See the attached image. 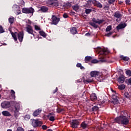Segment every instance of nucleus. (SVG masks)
<instances>
[{"label":"nucleus","instance_id":"obj_36","mask_svg":"<svg viewBox=\"0 0 131 131\" xmlns=\"http://www.w3.org/2000/svg\"><path fill=\"white\" fill-rule=\"evenodd\" d=\"M111 29H112V26H108L107 27V28L105 29V31L106 32H108L109 31H110L111 30Z\"/></svg>","mask_w":131,"mask_h":131},{"label":"nucleus","instance_id":"obj_47","mask_svg":"<svg viewBox=\"0 0 131 131\" xmlns=\"http://www.w3.org/2000/svg\"><path fill=\"white\" fill-rule=\"evenodd\" d=\"M126 5H130V0H125Z\"/></svg>","mask_w":131,"mask_h":131},{"label":"nucleus","instance_id":"obj_53","mask_svg":"<svg viewBox=\"0 0 131 131\" xmlns=\"http://www.w3.org/2000/svg\"><path fill=\"white\" fill-rule=\"evenodd\" d=\"M128 84H129V85H131V78L128 79Z\"/></svg>","mask_w":131,"mask_h":131},{"label":"nucleus","instance_id":"obj_60","mask_svg":"<svg viewBox=\"0 0 131 131\" xmlns=\"http://www.w3.org/2000/svg\"><path fill=\"white\" fill-rule=\"evenodd\" d=\"M111 90H112V93H115L114 90H112V89H111Z\"/></svg>","mask_w":131,"mask_h":131},{"label":"nucleus","instance_id":"obj_58","mask_svg":"<svg viewBox=\"0 0 131 131\" xmlns=\"http://www.w3.org/2000/svg\"><path fill=\"white\" fill-rule=\"evenodd\" d=\"M83 7H86V8H89V7L88 6V5H84Z\"/></svg>","mask_w":131,"mask_h":131},{"label":"nucleus","instance_id":"obj_28","mask_svg":"<svg viewBox=\"0 0 131 131\" xmlns=\"http://www.w3.org/2000/svg\"><path fill=\"white\" fill-rule=\"evenodd\" d=\"M64 8L66 9H68L71 7V3L68 2L64 5Z\"/></svg>","mask_w":131,"mask_h":131},{"label":"nucleus","instance_id":"obj_7","mask_svg":"<svg viewBox=\"0 0 131 131\" xmlns=\"http://www.w3.org/2000/svg\"><path fill=\"white\" fill-rule=\"evenodd\" d=\"M22 12L25 14H33L34 13V9L32 7L24 8H23Z\"/></svg>","mask_w":131,"mask_h":131},{"label":"nucleus","instance_id":"obj_29","mask_svg":"<svg viewBox=\"0 0 131 131\" xmlns=\"http://www.w3.org/2000/svg\"><path fill=\"white\" fill-rule=\"evenodd\" d=\"M91 60H92V57L91 56H86L85 57V63H88V62H89V61H91Z\"/></svg>","mask_w":131,"mask_h":131},{"label":"nucleus","instance_id":"obj_27","mask_svg":"<svg viewBox=\"0 0 131 131\" xmlns=\"http://www.w3.org/2000/svg\"><path fill=\"white\" fill-rule=\"evenodd\" d=\"M120 58L122 59L124 61H128L129 60V58H128L127 56H123V55L120 56Z\"/></svg>","mask_w":131,"mask_h":131},{"label":"nucleus","instance_id":"obj_57","mask_svg":"<svg viewBox=\"0 0 131 131\" xmlns=\"http://www.w3.org/2000/svg\"><path fill=\"white\" fill-rule=\"evenodd\" d=\"M85 36H90L91 35V34H90L89 33H87L85 34Z\"/></svg>","mask_w":131,"mask_h":131},{"label":"nucleus","instance_id":"obj_45","mask_svg":"<svg viewBox=\"0 0 131 131\" xmlns=\"http://www.w3.org/2000/svg\"><path fill=\"white\" fill-rule=\"evenodd\" d=\"M113 33V32H110L108 33L105 34V36L109 37V36L112 35Z\"/></svg>","mask_w":131,"mask_h":131},{"label":"nucleus","instance_id":"obj_18","mask_svg":"<svg viewBox=\"0 0 131 131\" xmlns=\"http://www.w3.org/2000/svg\"><path fill=\"white\" fill-rule=\"evenodd\" d=\"M70 31L72 34H76L77 33V29L75 27H72L71 28Z\"/></svg>","mask_w":131,"mask_h":131},{"label":"nucleus","instance_id":"obj_41","mask_svg":"<svg viewBox=\"0 0 131 131\" xmlns=\"http://www.w3.org/2000/svg\"><path fill=\"white\" fill-rule=\"evenodd\" d=\"M58 0H48L47 2V4H52L53 2H57Z\"/></svg>","mask_w":131,"mask_h":131},{"label":"nucleus","instance_id":"obj_6","mask_svg":"<svg viewBox=\"0 0 131 131\" xmlns=\"http://www.w3.org/2000/svg\"><path fill=\"white\" fill-rule=\"evenodd\" d=\"M32 125L33 127H37V126H41L42 125V122L38 120L33 119L32 120Z\"/></svg>","mask_w":131,"mask_h":131},{"label":"nucleus","instance_id":"obj_17","mask_svg":"<svg viewBox=\"0 0 131 131\" xmlns=\"http://www.w3.org/2000/svg\"><path fill=\"white\" fill-rule=\"evenodd\" d=\"M40 112H41V109L38 108L33 113V116H37V115H39Z\"/></svg>","mask_w":131,"mask_h":131},{"label":"nucleus","instance_id":"obj_16","mask_svg":"<svg viewBox=\"0 0 131 131\" xmlns=\"http://www.w3.org/2000/svg\"><path fill=\"white\" fill-rule=\"evenodd\" d=\"M126 27V24H121L119 25L117 27V29L118 30H119V29H122V28H124Z\"/></svg>","mask_w":131,"mask_h":131},{"label":"nucleus","instance_id":"obj_5","mask_svg":"<svg viewBox=\"0 0 131 131\" xmlns=\"http://www.w3.org/2000/svg\"><path fill=\"white\" fill-rule=\"evenodd\" d=\"M70 123L71 127L73 128H77L78 125H79V119H74L70 121Z\"/></svg>","mask_w":131,"mask_h":131},{"label":"nucleus","instance_id":"obj_39","mask_svg":"<svg viewBox=\"0 0 131 131\" xmlns=\"http://www.w3.org/2000/svg\"><path fill=\"white\" fill-rule=\"evenodd\" d=\"M92 12V9H86L85 10V14H90V13Z\"/></svg>","mask_w":131,"mask_h":131},{"label":"nucleus","instance_id":"obj_4","mask_svg":"<svg viewBox=\"0 0 131 131\" xmlns=\"http://www.w3.org/2000/svg\"><path fill=\"white\" fill-rule=\"evenodd\" d=\"M90 75L91 77H95L97 79V80H102L103 79V74L102 73H100L98 71H92L90 73Z\"/></svg>","mask_w":131,"mask_h":131},{"label":"nucleus","instance_id":"obj_35","mask_svg":"<svg viewBox=\"0 0 131 131\" xmlns=\"http://www.w3.org/2000/svg\"><path fill=\"white\" fill-rule=\"evenodd\" d=\"M99 110V107L97 106H94L92 108V111H98Z\"/></svg>","mask_w":131,"mask_h":131},{"label":"nucleus","instance_id":"obj_8","mask_svg":"<svg viewBox=\"0 0 131 131\" xmlns=\"http://www.w3.org/2000/svg\"><path fill=\"white\" fill-rule=\"evenodd\" d=\"M25 29L26 32H28L29 34H32V35H34V34H33V32H34L33 28L30 25L27 24L26 25V27L25 28Z\"/></svg>","mask_w":131,"mask_h":131},{"label":"nucleus","instance_id":"obj_20","mask_svg":"<svg viewBox=\"0 0 131 131\" xmlns=\"http://www.w3.org/2000/svg\"><path fill=\"white\" fill-rule=\"evenodd\" d=\"M94 5L96 6V7H98V8H102L103 7L102 4L98 1H95Z\"/></svg>","mask_w":131,"mask_h":131},{"label":"nucleus","instance_id":"obj_2","mask_svg":"<svg viewBox=\"0 0 131 131\" xmlns=\"http://www.w3.org/2000/svg\"><path fill=\"white\" fill-rule=\"evenodd\" d=\"M9 110L10 112H13L14 116L15 118H18L20 115V110H21L20 103L14 102L13 105L9 107Z\"/></svg>","mask_w":131,"mask_h":131},{"label":"nucleus","instance_id":"obj_34","mask_svg":"<svg viewBox=\"0 0 131 131\" xmlns=\"http://www.w3.org/2000/svg\"><path fill=\"white\" fill-rule=\"evenodd\" d=\"M124 96L126 98V99H129V98H130V95H129V94L127 92H125Z\"/></svg>","mask_w":131,"mask_h":131},{"label":"nucleus","instance_id":"obj_24","mask_svg":"<svg viewBox=\"0 0 131 131\" xmlns=\"http://www.w3.org/2000/svg\"><path fill=\"white\" fill-rule=\"evenodd\" d=\"M72 8L76 12H78V10H79V6L78 5H74L72 6Z\"/></svg>","mask_w":131,"mask_h":131},{"label":"nucleus","instance_id":"obj_14","mask_svg":"<svg viewBox=\"0 0 131 131\" xmlns=\"http://www.w3.org/2000/svg\"><path fill=\"white\" fill-rule=\"evenodd\" d=\"M124 76H120L118 79V81L119 83H123L124 82Z\"/></svg>","mask_w":131,"mask_h":131},{"label":"nucleus","instance_id":"obj_63","mask_svg":"<svg viewBox=\"0 0 131 131\" xmlns=\"http://www.w3.org/2000/svg\"><path fill=\"white\" fill-rule=\"evenodd\" d=\"M1 98H2V96L0 95V99H1Z\"/></svg>","mask_w":131,"mask_h":131},{"label":"nucleus","instance_id":"obj_22","mask_svg":"<svg viewBox=\"0 0 131 131\" xmlns=\"http://www.w3.org/2000/svg\"><path fill=\"white\" fill-rule=\"evenodd\" d=\"M2 114L4 115V116H11L10 112L7 111L2 112Z\"/></svg>","mask_w":131,"mask_h":131},{"label":"nucleus","instance_id":"obj_26","mask_svg":"<svg viewBox=\"0 0 131 131\" xmlns=\"http://www.w3.org/2000/svg\"><path fill=\"white\" fill-rule=\"evenodd\" d=\"M39 33L41 36H43V37H46L47 36V34L43 31H40Z\"/></svg>","mask_w":131,"mask_h":131},{"label":"nucleus","instance_id":"obj_46","mask_svg":"<svg viewBox=\"0 0 131 131\" xmlns=\"http://www.w3.org/2000/svg\"><path fill=\"white\" fill-rule=\"evenodd\" d=\"M35 30H40V28L38 26L35 25L34 26Z\"/></svg>","mask_w":131,"mask_h":131},{"label":"nucleus","instance_id":"obj_38","mask_svg":"<svg viewBox=\"0 0 131 131\" xmlns=\"http://www.w3.org/2000/svg\"><path fill=\"white\" fill-rule=\"evenodd\" d=\"M125 73L127 76H131V71L130 70L126 71Z\"/></svg>","mask_w":131,"mask_h":131},{"label":"nucleus","instance_id":"obj_9","mask_svg":"<svg viewBox=\"0 0 131 131\" xmlns=\"http://www.w3.org/2000/svg\"><path fill=\"white\" fill-rule=\"evenodd\" d=\"M51 19V24L53 25H57V24H58V23H59V21H60V18L56 16V15H52Z\"/></svg>","mask_w":131,"mask_h":131},{"label":"nucleus","instance_id":"obj_62","mask_svg":"<svg viewBox=\"0 0 131 131\" xmlns=\"http://www.w3.org/2000/svg\"><path fill=\"white\" fill-rule=\"evenodd\" d=\"M101 62H104V60H101Z\"/></svg>","mask_w":131,"mask_h":131},{"label":"nucleus","instance_id":"obj_31","mask_svg":"<svg viewBox=\"0 0 131 131\" xmlns=\"http://www.w3.org/2000/svg\"><path fill=\"white\" fill-rule=\"evenodd\" d=\"M118 89L119 90H124L125 89V85L121 84V85L118 86Z\"/></svg>","mask_w":131,"mask_h":131},{"label":"nucleus","instance_id":"obj_21","mask_svg":"<svg viewBox=\"0 0 131 131\" xmlns=\"http://www.w3.org/2000/svg\"><path fill=\"white\" fill-rule=\"evenodd\" d=\"M40 10L42 12H43V13H46V12H48V11L49 10V9L45 6H42L41 7Z\"/></svg>","mask_w":131,"mask_h":131},{"label":"nucleus","instance_id":"obj_13","mask_svg":"<svg viewBox=\"0 0 131 131\" xmlns=\"http://www.w3.org/2000/svg\"><path fill=\"white\" fill-rule=\"evenodd\" d=\"M114 17L117 19H121L122 17V14H120L119 11H117L114 14Z\"/></svg>","mask_w":131,"mask_h":131},{"label":"nucleus","instance_id":"obj_61","mask_svg":"<svg viewBox=\"0 0 131 131\" xmlns=\"http://www.w3.org/2000/svg\"><path fill=\"white\" fill-rule=\"evenodd\" d=\"M7 131H12V129H8Z\"/></svg>","mask_w":131,"mask_h":131},{"label":"nucleus","instance_id":"obj_50","mask_svg":"<svg viewBox=\"0 0 131 131\" xmlns=\"http://www.w3.org/2000/svg\"><path fill=\"white\" fill-rule=\"evenodd\" d=\"M42 129H47L48 128V127L46 125H43L42 126Z\"/></svg>","mask_w":131,"mask_h":131},{"label":"nucleus","instance_id":"obj_54","mask_svg":"<svg viewBox=\"0 0 131 131\" xmlns=\"http://www.w3.org/2000/svg\"><path fill=\"white\" fill-rule=\"evenodd\" d=\"M97 23L98 24H102V23H103V20H98Z\"/></svg>","mask_w":131,"mask_h":131},{"label":"nucleus","instance_id":"obj_3","mask_svg":"<svg viewBox=\"0 0 131 131\" xmlns=\"http://www.w3.org/2000/svg\"><path fill=\"white\" fill-rule=\"evenodd\" d=\"M12 36L13 38V39L15 41H17V38L20 41V42H22L23 41V38L24 37V33L23 32H20L19 33H11Z\"/></svg>","mask_w":131,"mask_h":131},{"label":"nucleus","instance_id":"obj_10","mask_svg":"<svg viewBox=\"0 0 131 131\" xmlns=\"http://www.w3.org/2000/svg\"><path fill=\"white\" fill-rule=\"evenodd\" d=\"M1 107L4 109H8V108H10V107H11V103L8 101H3L1 103Z\"/></svg>","mask_w":131,"mask_h":131},{"label":"nucleus","instance_id":"obj_64","mask_svg":"<svg viewBox=\"0 0 131 131\" xmlns=\"http://www.w3.org/2000/svg\"><path fill=\"white\" fill-rule=\"evenodd\" d=\"M0 115H1V113H0Z\"/></svg>","mask_w":131,"mask_h":131},{"label":"nucleus","instance_id":"obj_42","mask_svg":"<svg viewBox=\"0 0 131 131\" xmlns=\"http://www.w3.org/2000/svg\"><path fill=\"white\" fill-rule=\"evenodd\" d=\"M5 32V30H4V28H3L2 26H0V33H4Z\"/></svg>","mask_w":131,"mask_h":131},{"label":"nucleus","instance_id":"obj_49","mask_svg":"<svg viewBox=\"0 0 131 131\" xmlns=\"http://www.w3.org/2000/svg\"><path fill=\"white\" fill-rule=\"evenodd\" d=\"M115 0H108V4H113Z\"/></svg>","mask_w":131,"mask_h":131},{"label":"nucleus","instance_id":"obj_11","mask_svg":"<svg viewBox=\"0 0 131 131\" xmlns=\"http://www.w3.org/2000/svg\"><path fill=\"white\" fill-rule=\"evenodd\" d=\"M117 98H118L117 94H116L115 93V94H113V100L112 101V103L114 104V105H116V104H118V103H119V101H118V99H117Z\"/></svg>","mask_w":131,"mask_h":131},{"label":"nucleus","instance_id":"obj_52","mask_svg":"<svg viewBox=\"0 0 131 131\" xmlns=\"http://www.w3.org/2000/svg\"><path fill=\"white\" fill-rule=\"evenodd\" d=\"M93 23H98V20H96V18L93 19Z\"/></svg>","mask_w":131,"mask_h":131},{"label":"nucleus","instance_id":"obj_1","mask_svg":"<svg viewBox=\"0 0 131 131\" xmlns=\"http://www.w3.org/2000/svg\"><path fill=\"white\" fill-rule=\"evenodd\" d=\"M115 122L119 124H121L126 125L129 122V120H128L127 117H126V112H122L121 115L115 119Z\"/></svg>","mask_w":131,"mask_h":131},{"label":"nucleus","instance_id":"obj_51","mask_svg":"<svg viewBox=\"0 0 131 131\" xmlns=\"http://www.w3.org/2000/svg\"><path fill=\"white\" fill-rule=\"evenodd\" d=\"M63 18H68V14H66V13H64L63 15Z\"/></svg>","mask_w":131,"mask_h":131},{"label":"nucleus","instance_id":"obj_59","mask_svg":"<svg viewBox=\"0 0 131 131\" xmlns=\"http://www.w3.org/2000/svg\"><path fill=\"white\" fill-rule=\"evenodd\" d=\"M47 131H53V130H52L51 129H48Z\"/></svg>","mask_w":131,"mask_h":131},{"label":"nucleus","instance_id":"obj_43","mask_svg":"<svg viewBox=\"0 0 131 131\" xmlns=\"http://www.w3.org/2000/svg\"><path fill=\"white\" fill-rule=\"evenodd\" d=\"M99 61L97 59H93L91 61V63L93 64H96V63H98Z\"/></svg>","mask_w":131,"mask_h":131},{"label":"nucleus","instance_id":"obj_56","mask_svg":"<svg viewBox=\"0 0 131 131\" xmlns=\"http://www.w3.org/2000/svg\"><path fill=\"white\" fill-rule=\"evenodd\" d=\"M57 91H58V88H56V89L54 90L53 94L57 93Z\"/></svg>","mask_w":131,"mask_h":131},{"label":"nucleus","instance_id":"obj_30","mask_svg":"<svg viewBox=\"0 0 131 131\" xmlns=\"http://www.w3.org/2000/svg\"><path fill=\"white\" fill-rule=\"evenodd\" d=\"M11 93H12V94H11L12 99L13 100H14V99H15V91H14V90H11Z\"/></svg>","mask_w":131,"mask_h":131},{"label":"nucleus","instance_id":"obj_40","mask_svg":"<svg viewBox=\"0 0 131 131\" xmlns=\"http://www.w3.org/2000/svg\"><path fill=\"white\" fill-rule=\"evenodd\" d=\"M76 66L78 68H80V69H84V67L81 66V63H77Z\"/></svg>","mask_w":131,"mask_h":131},{"label":"nucleus","instance_id":"obj_23","mask_svg":"<svg viewBox=\"0 0 131 131\" xmlns=\"http://www.w3.org/2000/svg\"><path fill=\"white\" fill-rule=\"evenodd\" d=\"M52 114H53L52 113H50L47 116V117L49 118V120H50V121H54V120H55V117L51 116Z\"/></svg>","mask_w":131,"mask_h":131},{"label":"nucleus","instance_id":"obj_12","mask_svg":"<svg viewBox=\"0 0 131 131\" xmlns=\"http://www.w3.org/2000/svg\"><path fill=\"white\" fill-rule=\"evenodd\" d=\"M99 54L100 55H107V54H109V51L106 48L100 49L99 50Z\"/></svg>","mask_w":131,"mask_h":131},{"label":"nucleus","instance_id":"obj_48","mask_svg":"<svg viewBox=\"0 0 131 131\" xmlns=\"http://www.w3.org/2000/svg\"><path fill=\"white\" fill-rule=\"evenodd\" d=\"M25 119H26V120H29V119H30V116L27 115L25 117Z\"/></svg>","mask_w":131,"mask_h":131},{"label":"nucleus","instance_id":"obj_37","mask_svg":"<svg viewBox=\"0 0 131 131\" xmlns=\"http://www.w3.org/2000/svg\"><path fill=\"white\" fill-rule=\"evenodd\" d=\"M9 22L10 24H13V23H14V17H10L9 18Z\"/></svg>","mask_w":131,"mask_h":131},{"label":"nucleus","instance_id":"obj_55","mask_svg":"<svg viewBox=\"0 0 131 131\" xmlns=\"http://www.w3.org/2000/svg\"><path fill=\"white\" fill-rule=\"evenodd\" d=\"M27 24H28V25H29V24H31V21H30V20L28 19L27 20Z\"/></svg>","mask_w":131,"mask_h":131},{"label":"nucleus","instance_id":"obj_15","mask_svg":"<svg viewBox=\"0 0 131 131\" xmlns=\"http://www.w3.org/2000/svg\"><path fill=\"white\" fill-rule=\"evenodd\" d=\"M90 99L91 101H97V95L95 93H93L90 95Z\"/></svg>","mask_w":131,"mask_h":131},{"label":"nucleus","instance_id":"obj_44","mask_svg":"<svg viewBox=\"0 0 131 131\" xmlns=\"http://www.w3.org/2000/svg\"><path fill=\"white\" fill-rule=\"evenodd\" d=\"M16 131H24V129L21 127H17Z\"/></svg>","mask_w":131,"mask_h":131},{"label":"nucleus","instance_id":"obj_19","mask_svg":"<svg viewBox=\"0 0 131 131\" xmlns=\"http://www.w3.org/2000/svg\"><path fill=\"white\" fill-rule=\"evenodd\" d=\"M94 81V79H93L92 77H90L88 78H87L85 81V83H89L90 82H93Z\"/></svg>","mask_w":131,"mask_h":131},{"label":"nucleus","instance_id":"obj_33","mask_svg":"<svg viewBox=\"0 0 131 131\" xmlns=\"http://www.w3.org/2000/svg\"><path fill=\"white\" fill-rule=\"evenodd\" d=\"M48 6H54V7H57L58 3L57 2H55V1H53L52 4H47Z\"/></svg>","mask_w":131,"mask_h":131},{"label":"nucleus","instance_id":"obj_25","mask_svg":"<svg viewBox=\"0 0 131 131\" xmlns=\"http://www.w3.org/2000/svg\"><path fill=\"white\" fill-rule=\"evenodd\" d=\"M81 127H82L83 129L87 128L88 127V124L85 123V122H83L81 124Z\"/></svg>","mask_w":131,"mask_h":131},{"label":"nucleus","instance_id":"obj_32","mask_svg":"<svg viewBox=\"0 0 131 131\" xmlns=\"http://www.w3.org/2000/svg\"><path fill=\"white\" fill-rule=\"evenodd\" d=\"M90 25L94 27V28H98V25L95 23H90Z\"/></svg>","mask_w":131,"mask_h":131}]
</instances>
